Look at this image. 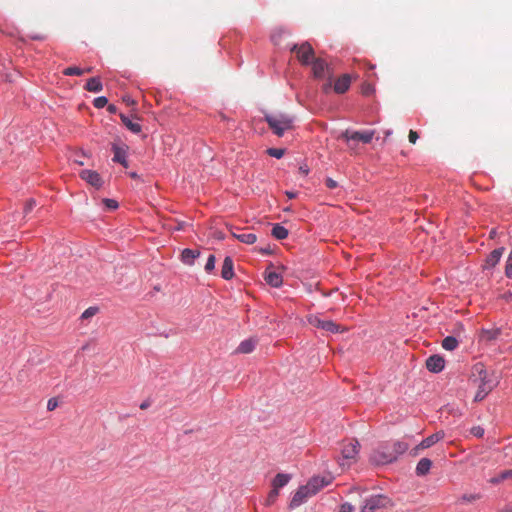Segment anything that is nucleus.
I'll return each instance as SVG.
<instances>
[{"instance_id": "obj_54", "label": "nucleus", "mask_w": 512, "mask_h": 512, "mask_svg": "<svg viewBox=\"0 0 512 512\" xmlns=\"http://www.w3.org/2000/svg\"><path fill=\"white\" fill-rule=\"evenodd\" d=\"M504 297H505V299H506V300H509V299H511V298H512V293H511V292H508V293H506V294L504 295Z\"/></svg>"}, {"instance_id": "obj_17", "label": "nucleus", "mask_w": 512, "mask_h": 512, "mask_svg": "<svg viewBox=\"0 0 512 512\" xmlns=\"http://www.w3.org/2000/svg\"><path fill=\"white\" fill-rule=\"evenodd\" d=\"M200 256L199 250H194L190 248H185L181 252V261L185 265L192 266L195 262V260Z\"/></svg>"}, {"instance_id": "obj_9", "label": "nucleus", "mask_w": 512, "mask_h": 512, "mask_svg": "<svg viewBox=\"0 0 512 512\" xmlns=\"http://www.w3.org/2000/svg\"><path fill=\"white\" fill-rule=\"evenodd\" d=\"M80 176L83 180L97 189L103 186V180L100 174L96 171L85 169L81 171Z\"/></svg>"}, {"instance_id": "obj_21", "label": "nucleus", "mask_w": 512, "mask_h": 512, "mask_svg": "<svg viewBox=\"0 0 512 512\" xmlns=\"http://www.w3.org/2000/svg\"><path fill=\"white\" fill-rule=\"evenodd\" d=\"M432 467V461L429 458H421L417 463L415 473L417 476H425Z\"/></svg>"}, {"instance_id": "obj_43", "label": "nucleus", "mask_w": 512, "mask_h": 512, "mask_svg": "<svg viewBox=\"0 0 512 512\" xmlns=\"http://www.w3.org/2000/svg\"><path fill=\"white\" fill-rule=\"evenodd\" d=\"M278 495H279V489H276L275 487H273V489L269 492L268 501L273 502L277 498Z\"/></svg>"}, {"instance_id": "obj_4", "label": "nucleus", "mask_w": 512, "mask_h": 512, "mask_svg": "<svg viewBox=\"0 0 512 512\" xmlns=\"http://www.w3.org/2000/svg\"><path fill=\"white\" fill-rule=\"evenodd\" d=\"M391 504L389 497L383 494L372 495L365 499L361 512H375L380 508H385Z\"/></svg>"}, {"instance_id": "obj_19", "label": "nucleus", "mask_w": 512, "mask_h": 512, "mask_svg": "<svg viewBox=\"0 0 512 512\" xmlns=\"http://www.w3.org/2000/svg\"><path fill=\"white\" fill-rule=\"evenodd\" d=\"M351 84V78L348 74H344L342 77L336 80L334 84V91L338 94L345 93Z\"/></svg>"}, {"instance_id": "obj_8", "label": "nucleus", "mask_w": 512, "mask_h": 512, "mask_svg": "<svg viewBox=\"0 0 512 512\" xmlns=\"http://www.w3.org/2000/svg\"><path fill=\"white\" fill-rule=\"evenodd\" d=\"M309 496H312V493H310L309 489L305 485L299 487L298 490L292 496L289 507L291 509L299 507L306 501V499Z\"/></svg>"}, {"instance_id": "obj_35", "label": "nucleus", "mask_w": 512, "mask_h": 512, "mask_svg": "<svg viewBox=\"0 0 512 512\" xmlns=\"http://www.w3.org/2000/svg\"><path fill=\"white\" fill-rule=\"evenodd\" d=\"M215 261H216L215 256L213 254H210L208 259H207V262L205 264V268H204L207 273H210V272H212L214 270V268H215Z\"/></svg>"}, {"instance_id": "obj_10", "label": "nucleus", "mask_w": 512, "mask_h": 512, "mask_svg": "<svg viewBox=\"0 0 512 512\" xmlns=\"http://www.w3.org/2000/svg\"><path fill=\"white\" fill-rule=\"evenodd\" d=\"M330 482H331L330 477L326 478V477L315 476V477H312L305 486L309 489V491H310V493H312V495H315L320 489L329 485Z\"/></svg>"}, {"instance_id": "obj_39", "label": "nucleus", "mask_w": 512, "mask_h": 512, "mask_svg": "<svg viewBox=\"0 0 512 512\" xmlns=\"http://www.w3.org/2000/svg\"><path fill=\"white\" fill-rule=\"evenodd\" d=\"M484 432H485V431H484V428H483V427H481V426H474V427H472V428H471V430H470V433H471L473 436L477 437V438H481V437H483Z\"/></svg>"}, {"instance_id": "obj_2", "label": "nucleus", "mask_w": 512, "mask_h": 512, "mask_svg": "<svg viewBox=\"0 0 512 512\" xmlns=\"http://www.w3.org/2000/svg\"><path fill=\"white\" fill-rule=\"evenodd\" d=\"M264 121L276 136L282 137L286 131L293 128L295 117L283 112L265 113Z\"/></svg>"}, {"instance_id": "obj_1", "label": "nucleus", "mask_w": 512, "mask_h": 512, "mask_svg": "<svg viewBox=\"0 0 512 512\" xmlns=\"http://www.w3.org/2000/svg\"><path fill=\"white\" fill-rule=\"evenodd\" d=\"M291 50L296 52L298 59L303 65H312L315 78L322 79L325 77L328 64L325 60L314 57V50L308 42H304L301 45L295 44Z\"/></svg>"}, {"instance_id": "obj_36", "label": "nucleus", "mask_w": 512, "mask_h": 512, "mask_svg": "<svg viewBox=\"0 0 512 512\" xmlns=\"http://www.w3.org/2000/svg\"><path fill=\"white\" fill-rule=\"evenodd\" d=\"M93 104L96 108L101 109L108 104V99L105 96H99L94 99Z\"/></svg>"}, {"instance_id": "obj_33", "label": "nucleus", "mask_w": 512, "mask_h": 512, "mask_svg": "<svg viewBox=\"0 0 512 512\" xmlns=\"http://www.w3.org/2000/svg\"><path fill=\"white\" fill-rule=\"evenodd\" d=\"M284 153H285V149H282V148H268L267 149V154L269 156L277 158V159L282 158Z\"/></svg>"}, {"instance_id": "obj_6", "label": "nucleus", "mask_w": 512, "mask_h": 512, "mask_svg": "<svg viewBox=\"0 0 512 512\" xmlns=\"http://www.w3.org/2000/svg\"><path fill=\"white\" fill-rule=\"evenodd\" d=\"M374 131L373 130H363V131H348L342 133V138H344L349 145L351 143H357L359 141L367 144L370 143L373 139Z\"/></svg>"}, {"instance_id": "obj_37", "label": "nucleus", "mask_w": 512, "mask_h": 512, "mask_svg": "<svg viewBox=\"0 0 512 512\" xmlns=\"http://www.w3.org/2000/svg\"><path fill=\"white\" fill-rule=\"evenodd\" d=\"M482 496L480 493H474V494H463L460 498L462 502H473L475 500L480 499Z\"/></svg>"}, {"instance_id": "obj_45", "label": "nucleus", "mask_w": 512, "mask_h": 512, "mask_svg": "<svg viewBox=\"0 0 512 512\" xmlns=\"http://www.w3.org/2000/svg\"><path fill=\"white\" fill-rule=\"evenodd\" d=\"M58 406V402L55 398H51L47 402V410L52 411Z\"/></svg>"}, {"instance_id": "obj_58", "label": "nucleus", "mask_w": 512, "mask_h": 512, "mask_svg": "<svg viewBox=\"0 0 512 512\" xmlns=\"http://www.w3.org/2000/svg\"><path fill=\"white\" fill-rule=\"evenodd\" d=\"M330 86H331V83L329 82V83L325 86V88H324V89H325V90H328V89L330 88Z\"/></svg>"}, {"instance_id": "obj_42", "label": "nucleus", "mask_w": 512, "mask_h": 512, "mask_svg": "<svg viewBox=\"0 0 512 512\" xmlns=\"http://www.w3.org/2000/svg\"><path fill=\"white\" fill-rule=\"evenodd\" d=\"M339 512H354V506L348 502H345L340 506Z\"/></svg>"}, {"instance_id": "obj_49", "label": "nucleus", "mask_w": 512, "mask_h": 512, "mask_svg": "<svg viewBox=\"0 0 512 512\" xmlns=\"http://www.w3.org/2000/svg\"><path fill=\"white\" fill-rule=\"evenodd\" d=\"M260 253H262L263 255H269L272 253V249L269 245H267L266 247H263V248H260Z\"/></svg>"}, {"instance_id": "obj_7", "label": "nucleus", "mask_w": 512, "mask_h": 512, "mask_svg": "<svg viewBox=\"0 0 512 512\" xmlns=\"http://www.w3.org/2000/svg\"><path fill=\"white\" fill-rule=\"evenodd\" d=\"M114 156L113 162L121 164L123 167H128L127 154H128V146L124 143L117 144L113 143L111 147Z\"/></svg>"}, {"instance_id": "obj_25", "label": "nucleus", "mask_w": 512, "mask_h": 512, "mask_svg": "<svg viewBox=\"0 0 512 512\" xmlns=\"http://www.w3.org/2000/svg\"><path fill=\"white\" fill-rule=\"evenodd\" d=\"M85 89L89 92L98 93L102 91L103 85L99 77H92L88 79Z\"/></svg>"}, {"instance_id": "obj_20", "label": "nucleus", "mask_w": 512, "mask_h": 512, "mask_svg": "<svg viewBox=\"0 0 512 512\" xmlns=\"http://www.w3.org/2000/svg\"><path fill=\"white\" fill-rule=\"evenodd\" d=\"M264 278L267 284L274 288H279L283 283L282 276L275 271H266Z\"/></svg>"}, {"instance_id": "obj_46", "label": "nucleus", "mask_w": 512, "mask_h": 512, "mask_svg": "<svg viewBox=\"0 0 512 512\" xmlns=\"http://www.w3.org/2000/svg\"><path fill=\"white\" fill-rule=\"evenodd\" d=\"M418 137L419 136H418L416 131L410 130V132H409V141L411 143H415L417 141Z\"/></svg>"}, {"instance_id": "obj_13", "label": "nucleus", "mask_w": 512, "mask_h": 512, "mask_svg": "<svg viewBox=\"0 0 512 512\" xmlns=\"http://www.w3.org/2000/svg\"><path fill=\"white\" fill-rule=\"evenodd\" d=\"M445 367V360L440 355H431L426 360V368L433 373L441 372Z\"/></svg>"}, {"instance_id": "obj_52", "label": "nucleus", "mask_w": 512, "mask_h": 512, "mask_svg": "<svg viewBox=\"0 0 512 512\" xmlns=\"http://www.w3.org/2000/svg\"><path fill=\"white\" fill-rule=\"evenodd\" d=\"M151 405L149 400H146L140 404V409L144 410L147 409Z\"/></svg>"}, {"instance_id": "obj_16", "label": "nucleus", "mask_w": 512, "mask_h": 512, "mask_svg": "<svg viewBox=\"0 0 512 512\" xmlns=\"http://www.w3.org/2000/svg\"><path fill=\"white\" fill-rule=\"evenodd\" d=\"M221 277L225 280H231L234 277V264L230 256L224 258L221 270Z\"/></svg>"}, {"instance_id": "obj_55", "label": "nucleus", "mask_w": 512, "mask_h": 512, "mask_svg": "<svg viewBox=\"0 0 512 512\" xmlns=\"http://www.w3.org/2000/svg\"><path fill=\"white\" fill-rule=\"evenodd\" d=\"M502 512H512V508L510 506H506Z\"/></svg>"}, {"instance_id": "obj_18", "label": "nucleus", "mask_w": 512, "mask_h": 512, "mask_svg": "<svg viewBox=\"0 0 512 512\" xmlns=\"http://www.w3.org/2000/svg\"><path fill=\"white\" fill-rule=\"evenodd\" d=\"M504 252V248L501 247V248H497V249H494L486 258V265H485V269H490V268H493L496 266V264H498V262L500 261L501 257H502V254Z\"/></svg>"}, {"instance_id": "obj_48", "label": "nucleus", "mask_w": 512, "mask_h": 512, "mask_svg": "<svg viewBox=\"0 0 512 512\" xmlns=\"http://www.w3.org/2000/svg\"><path fill=\"white\" fill-rule=\"evenodd\" d=\"M464 332V326L462 323H457L454 330H453V333L459 335L460 333H463Z\"/></svg>"}, {"instance_id": "obj_31", "label": "nucleus", "mask_w": 512, "mask_h": 512, "mask_svg": "<svg viewBox=\"0 0 512 512\" xmlns=\"http://www.w3.org/2000/svg\"><path fill=\"white\" fill-rule=\"evenodd\" d=\"M84 71L85 70H83L79 67L71 66V67L66 68L63 71V74L66 76H81L84 73Z\"/></svg>"}, {"instance_id": "obj_23", "label": "nucleus", "mask_w": 512, "mask_h": 512, "mask_svg": "<svg viewBox=\"0 0 512 512\" xmlns=\"http://www.w3.org/2000/svg\"><path fill=\"white\" fill-rule=\"evenodd\" d=\"M120 118L122 123L126 126L128 130L132 133L138 134L141 132L142 127L139 123L133 122L128 116L123 113H120Z\"/></svg>"}, {"instance_id": "obj_41", "label": "nucleus", "mask_w": 512, "mask_h": 512, "mask_svg": "<svg viewBox=\"0 0 512 512\" xmlns=\"http://www.w3.org/2000/svg\"><path fill=\"white\" fill-rule=\"evenodd\" d=\"M105 206L110 209V210H113V209H116L118 207V202L114 199H104L103 200Z\"/></svg>"}, {"instance_id": "obj_53", "label": "nucleus", "mask_w": 512, "mask_h": 512, "mask_svg": "<svg viewBox=\"0 0 512 512\" xmlns=\"http://www.w3.org/2000/svg\"><path fill=\"white\" fill-rule=\"evenodd\" d=\"M286 196H287L289 199H293V198L297 197V192H293V191H286Z\"/></svg>"}, {"instance_id": "obj_51", "label": "nucleus", "mask_w": 512, "mask_h": 512, "mask_svg": "<svg viewBox=\"0 0 512 512\" xmlns=\"http://www.w3.org/2000/svg\"><path fill=\"white\" fill-rule=\"evenodd\" d=\"M29 37L33 40H44L45 39V36H43L41 34H31V35H29Z\"/></svg>"}, {"instance_id": "obj_32", "label": "nucleus", "mask_w": 512, "mask_h": 512, "mask_svg": "<svg viewBox=\"0 0 512 512\" xmlns=\"http://www.w3.org/2000/svg\"><path fill=\"white\" fill-rule=\"evenodd\" d=\"M483 333L487 340H495L501 334V329H499V328L488 329V330H484Z\"/></svg>"}, {"instance_id": "obj_12", "label": "nucleus", "mask_w": 512, "mask_h": 512, "mask_svg": "<svg viewBox=\"0 0 512 512\" xmlns=\"http://www.w3.org/2000/svg\"><path fill=\"white\" fill-rule=\"evenodd\" d=\"M359 442L351 440L344 444L341 450L342 461L355 459L358 454Z\"/></svg>"}, {"instance_id": "obj_22", "label": "nucleus", "mask_w": 512, "mask_h": 512, "mask_svg": "<svg viewBox=\"0 0 512 512\" xmlns=\"http://www.w3.org/2000/svg\"><path fill=\"white\" fill-rule=\"evenodd\" d=\"M257 341L253 338L243 340L236 349V352L242 354H249L253 352L256 347Z\"/></svg>"}, {"instance_id": "obj_50", "label": "nucleus", "mask_w": 512, "mask_h": 512, "mask_svg": "<svg viewBox=\"0 0 512 512\" xmlns=\"http://www.w3.org/2000/svg\"><path fill=\"white\" fill-rule=\"evenodd\" d=\"M107 110H108V112H109V113H111V114H115V113H117L118 108H117V106H116V105H114V104H109V105L107 106Z\"/></svg>"}, {"instance_id": "obj_38", "label": "nucleus", "mask_w": 512, "mask_h": 512, "mask_svg": "<svg viewBox=\"0 0 512 512\" xmlns=\"http://www.w3.org/2000/svg\"><path fill=\"white\" fill-rule=\"evenodd\" d=\"M505 274L512 279V249L506 261Z\"/></svg>"}, {"instance_id": "obj_57", "label": "nucleus", "mask_w": 512, "mask_h": 512, "mask_svg": "<svg viewBox=\"0 0 512 512\" xmlns=\"http://www.w3.org/2000/svg\"><path fill=\"white\" fill-rule=\"evenodd\" d=\"M181 229H183V223L179 224L177 227V230H181Z\"/></svg>"}, {"instance_id": "obj_5", "label": "nucleus", "mask_w": 512, "mask_h": 512, "mask_svg": "<svg viewBox=\"0 0 512 512\" xmlns=\"http://www.w3.org/2000/svg\"><path fill=\"white\" fill-rule=\"evenodd\" d=\"M473 376L479 381V385L495 387L498 383L497 377L490 375L482 363L474 365Z\"/></svg>"}, {"instance_id": "obj_40", "label": "nucleus", "mask_w": 512, "mask_h": 512, "mask_svg": "<svg viewBox=\"0 0 512 512\" xmlns=\"http://www.w3.org/2000/svg\"><path fill=\"white\" fill-rule=\"evenodd\" d=\"M36 206V201L34 199H29L24 206V214L28 215Z\"/></svg>"}, {"instance_id": "obj_34", "label": "nucleus", "mask_w": 512, "mask_h": 512, "mask_svg": "<svg viewBox=\"0 0 512 512\" xmlns=\"http://www.w3.org/2000/svg\"><path fill=\"white\" fill-rule=\"evenodd\" d=\"M98 307L96 306H91L89 308H87L81 315V319H89L91 317H93L94 315H96V313L98 312Z\"/></svg>"}, {"instance_id": "obj_29", "label": "nucleus", "mask_w": 512, "mask_h": 512, "mask_svg": "<svg viewBox=\"0 0 512 512\" xmlns=\"http://www.w3.org/2000/svg\"><path fill=\"white\" fill-rule=\"evenodd\" d=\"M493 388L494 387H491V386L479 385L478 390L474 397V401H476V402L482 401L489 394V392L492 391Z\"/></svg>"}, {"instance_id": "obj_26", "label": "nucleus", "mask_w": 512, "mask_h": 512, "mask_svg": "<svg viewBox=\"0 0 512 512\" xmlns=\"http://www.w3.org/2000/svg\"><path fill=\"white\" fill-rule=\"evenodd\" d=\"M271 234L278 240H283L288 236V230L281 224H274Z\"/></svg>"}, {"instance_id": "obj_15", "label": "nucleus", "mask_w": 512, "mask_h": 512, "mask_svg": "<svg viewBox=\"0 0 512 512\" xmlns=\"http://www.w3.org/2000/svg\"><path fill=\"white\" fill-rule=\"evenodd\" d=\"M443 437H444L443 432H436V433L426 437L425 439H423L420 442V444L417 447H415L414 455L417 454V451L419 449H427V448L433 446L434 444H436L437 442H439Z\"/></svg>"}, {"instance_id": "obj_3", "label": "nucleus", "mask_w": 512, "mask_h": 512, "mask_svg": "<svg viewBox=\"0 0 512 512\" xmlns=\"http://www.w3.org/2000/svg\"><path fill=\"white\" fill-rule=\"evenodd\" d=\"M371 461L376 465H385L396 461V454L392 453L390 443H383L374 450Z\"/></svg>"}, {"instance_id": "obj_27", "label": "nucleus", "mask_w": 512, "mask_h": 512, "mask_svg": "<svg viewBox=\"0 0 512 512\" xmlns=\"http://www.w3.org/2000/svg\"><path fill=\"white\" fill-rule=\"evenodd\" d=\"M459 345V341L455 336H446L442 340V347L447 351L455 350Z\"/></svg>"}, {"instance_id": "obj_28", "label": "nucleus", "mask_w": 512, "mask_h": 512, "mask_svg": "<svg viewBox=\"0 0 512 512\" xmlns=\"http://www.w3.org/2000/svg\"><path fill=\"white\" fill-rule=\"evenodd\" d=\"M390 447L392 448V453L396 454V459L399 455L403 454L408 449V444L403 441H395L390 443Z\"/></svg>"}, {"instance_id": "obj_11", "label": "nucleus", "mask_w": 512, "mask_h": 512, "mask_svg": "<svg viewBox=\"0 0 512 512\" xmlns=\"http://www.w3.org/2000/svg\"><path fill=\"white\" fill-rule=\"evenodd\" d=\"M312 323L317 328H320L322 330H325V331L333 333V334L343 331L341 329L340 325H338L337 323H335L332 320H324V319H320V318H315Z\"/></svg>"}, {"instance_id": "obj_24", "label": "nucleus", "mask_w": 512, "mask_h": 512, "mask_svg": "<svg viewBox=\"0 0 512 512\" xmlns=\"http://www.w3.org/2000/svg\"><path fill=\"white\" fill-rule=\"evenodd\" d=\"M290 480H291L290 474L278 473L272 481V486L275 487L276 489H280V488L286 486Z\"/></svg>"}, {"instance_id": "obj_14", "label": "nucleus", "mask_w": 512, "mask_h": 512, "mask_svg": "<svg viewBox=\"0 0 512 512\" xmlns=\"http://www.w3.org/2000/svg\"><path fill=\"white\" fill-rule=\"evenodd\" d=\"M232 236L245 244H253L257 240V236L254 233L248 232L244 228H236L232 231Z\"/></svg>"}, {"instance_id": "obj_30", "label": "nucleus", "mask_w": 512, "mask_h": 512, "mask_svg": "<svg viewBox=\"0 0 512 512\" xmlns=\"http://www.w3.org/2000/svg\"><path fill=\"white\" fill-rule=\"evenodd\" d=\"M507 479H512V469L500 472L497 476L490 479V483L496 485Z\"/></svg>"}, {"instance_id": "obj_56", "label": "nucleus", "mask_w": 512, "mask_h": 512, "mask_svg": "<svg viewBox=\"0 0 512 512\" xmlns=\"http://www.w3.org/2000/svg\"><path fill=\"white\" fill-rule=\"evenodd\" d=\"M130 176H131L132 178H136V177H137V174H136L135 172H132V173H130Z\"/></svg>"}, {"instance_id": "obj_47", "label": "nucleus", "mask_w": 512, "mask_h": 512, "mask_svg": "<svg viewBox=\"0 0 512 512\" xmlns=\"http://www.w3.org/2000/svg\"><path fill=\"white\" fill-rule=\"evenodd\" d=\"M299 173L303 176H307L309 173V167L306 164H302L299 166Z\"/></svg>"}, {"instance_id": "obj_44", "label": "nucleus", "mask_w": 512, "mask_h": 512, "mask_svg": "<svg viewBox=\"0 0 512 512\" xmlns=\"http://www.w3.org/2000/svg\"><path fill=\"white\" fill-rule=\"evenodd\" d=\"M325 185H326L329 189H335V188L338 186V183H337L334 179H332V178L328 177V178H326V180H325Z\"/></svg>"}]
</instances>
